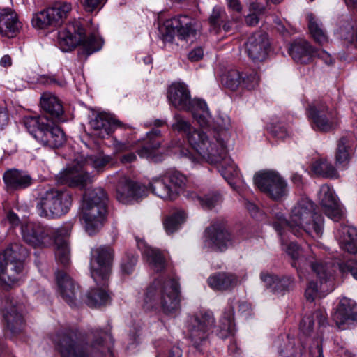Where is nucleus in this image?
<instances>
[{
	"mask_svg": "<svg viewBox=\"0 0 357 357\" xmlns=\"http://www.w3.org/2000/svg\"><path fill=\"white\" fill-rule=\"evenodd\" d=\"M214 130L195 132L189 136L191 147L202 158L211 162H218L225 153L226 143L229 138L231 126L229 117L225 114H219L214 118Z\"/></svg>",
	"mask_w": 357,
	"mask_h": 357,
	"instance_id": "obj_1",
	"label": "nucleus"
},
{
	"mask_svg": "<svg viewBox=\"0 0 357 357\" xmlns=\"http://www.w3.org/2000/svg\"><path fill=\"white\" fill-rule=\"evenodd\" d=\"M95 336L97 337L89 346L86 351L77 344L73 338L72 333L69 331L60 332L54 341L57 344L61 357H114L110 345H105L102 339L109 337L110 335L102 331H96Z\"/></svg>",
	"mask_w": 357,
	"mask_h": 357,
	"instance_id": "obj_2",
	"label": "nucleus"
},
{
	"mask_svg": "<svg viewBox=\"0 0 357 357\" xmlns=\"http://www.w3.org/2000/svg\"><path fill=\"white\" fill-rule=\"evenodd\" d=\"M58 43L63 52L71 50L78 45H82L83 51L86 56L98 51L102 46L101 38L95 34L88 36L79 20H73L60 31L58 34Z\"/></svg>",
	"mask_w": 357,
	"mask_h": 357,
	"instance_id": "obj_3",
	"label": "nucleus"
},
{
	"mask_svg": "<svg viewBox=\"0 0 357 357\" xmlns=\"http://www.w3.org/2000/svg\"><path fill=\"white\" fill-rule=\"evenodd\" d=\"M146 303L160 304L164 313L173 314L180 309V290L176 280H157L149 286L146 293Z\"/></svg>",
	"mask_w": 357,
	"mask_h": 357,
	"instance_id": "obj_4",
	"label": "nucleus"
},
{
	"mask_svg": "<svg viewBox=\"0 0 357 357\" xmlns=\"http://www.w3.org/2000/svg\"><path fill=\"white\" fill-rule=\"evenodd\" d=\"M108 155H100L89 157L84 166L75 165L67 167L56 176V181L62 185L70 187L85 188L93 181V176L88 172V167H91L98 172L103 171L105 167L110 162Z\"/></svg>",
	"mask_w": 357,
	"mask_h": 357,
	"instance_id": "obj_5",
	"label": "nucleus"
},
{
	"mask_svg": "<svg viewBox=\"0 0 357 357\" xmlns=\"http://www.w3.org/2000/svg\"><path fill=\"white\" fill-rule=\"evenodd\" d=\"M24 123L29 132L42 145L52 149L62 146L66 141L64 132L45 116H28Z\"/></svg>",
	"mask_w": 357,
	"mask_h": 357,
	"instance_id": "obj_6",
	"label": "nucleus"
},
{
	"mask_svg": "<svg viewBox=\"0 0 357 357\" xmlns=\"http://www.w3.org/2000/svg\"><path fill=\"white\" fill-rule=\"evenodd\" d=\"M72 201L69 190L51 188L40 195L36 207L40 216L55 218L68 212Z\"/></svg>",
	"mask_w": 357,
	"mask_h": 357,
	"instance_id": "obj_7",
	"label": "nucleus"
},
{
	"mask_svg": "<svg viewBox=\"0 0 357 357\" xmlns=\"http://www.w3.org/2000/svg\"><path fill=\"white\" fill-rule=\"evenodd\" d=\"M315 212L314 203L308 199H300L291 211L290 218L287 220L281 213L275 215L276 221L273 222V227L280 235H282V229L289 230L295 236L301 234V227L308 225L307 221ZM310 229V228H308Z\"/></svg>",
	"mask_w": 357,
	"mask_h": 357,
	"instance_id": "obj_8",
	"label": "nucleus"
},
{
	"mask_svg": "<svg viewBox=\"0 0 357 357\" xmlns=\"http://www.w3.org/2000/svg\"><path fill=\"white\" fill-rule=\"evenodd\" d=\"M114 250L109 245H100L91 250L90 271L98 285L105 286L112 274Z\"/></svg>",
	"mask_w": 357,
	"mask_h": 357,
	"instance_id": "obj_9",
	"label": "nucleus"
},
{
	"mask_svg": "<svg viewBox=\"0 0 357 357\" xmlns=\"http://www.w3.org/2000/svg\"><path fill=\"white\" fill-rule=\"evenodd\" d=\"M1 309L5 324V331L10 337L22 334L25 328L24 306L10 294H5L1 300Z\"/></svg>",
	"mask_w": 357,
	"mask_h": 357,
	"instance_id": "obj_10",
	"label": "nucleus"
},
{
	"mask_svg": "<svg viewBox=\"0 0 357 357\" xmlns=\"http://www.w3.org/2000/svg\"><path fill=\"white\" fill-rule=\"evenodd\" d=\"M159 31L165 42H172L176 34L181 40H188L195 36L197 23L190 16L180 15L166 20Z\"/></svg>",
	"mask_w": 357,
	"mask_h": 357,
	"instance_id": "obj_11",
	"label": "nucleus"
},
{
	"mask_svg": "<svg viewBox=\"0 0 357 357\" xmlns=\"http://www.w3.org/2000/svg\"><path fill=\"white\" fill-rule=\"evenodd\" d=\"M72 10V6L67 2H56L52 7L33 15L32 24L38 29L56 27L60 26Z\"/></svg>",
	"mask_w": 357,
	"mask_h": 357,
	"instance_id": "obj_12",
	"label": "nucleus"
},
{
	"mask_svg": "<svg viewBox=\"0 0 357 357\" xmlns=\"http://www.w3.org/2000/svg\"><path fill=\"white\" fill-rule=\"evenodd\" d=\"M255 184L272 199L278 201L287 195V184L276 172H259L254 177Z\"/></svg>",
	"mask_w": 357,
	"mask_h": 357,
	"instance_id": "obj_13",
	"label": "nucleus"
},
{
	"mask_svg": "<svg viewBox=\"0 0 357 357\" xmlns=\"http://www.w3.org/2000/svg\"><path fill=\"white\" fill-rule=\"evenodd\" d=\"M307 115L317 130L321 132L333 130L339 123L337 112L329 109L322 101H315L311 104L307 109Z\"/></svg>",
	"mask_w": 357,
	"mask_h": 357,
	"instance_id": "obj_14",
	"label": "nucleus"
},
{
	"mask_svg": "<svg viewBox=\"0 0 357 357\" xmlns=\"http://www.w3.org/2000/svg\"><path fill=\"white\" fill-rule=\"evenodd\" d=\"M22 236L24 242L33 248H45L54 239L55 229L38 222H27L22 225Z\"/></svg>",
	"mask_w": 357,
	"mask_h": 357,
	"instance_id": "obj_15",
	"label": "nucleus"
},
{
	"mask_svg": "<svg viewBox=\"0 0 357 357\" xmlns=\"http://www.w3.org/2000/svg\"><path fill=\"white\" fill-rule=\"evenodd\" d=\"M310 266L314 276L319 280V284L311 280L305 291L307 301L313 302L317 298L324 297L328 294L329 290L325 287V284L331 275V266L329 264L319 261L310 262Z\"/></svg>",
	"mask_w": 357,
	"mask_h": 357,
	"instance_id": "obj_16",
	"label": "nucleus"
},
{
	"mask_svg": "<svg viewBox=\"0 0 357 357\" xmlns=\"http://www.w3.org/2000/svg\"><path fill=\"white\" fill-rule=\"evenodd\" d=\"M214 323V317L211 312H200L190 317L188 336L195 347L198 348L207 340Z\"/></svg>",
	"mask_w": 357,
	"mask_h": 357,
	"instance_id": "obj_17",
	"label": "nucleus"
},
{
	"mask_svg": "<svg viewBox=\"0 0 357 357\" xmlns=\"http://www.w3.org/2000/svg\"><path fill=\"white\" fill-rule=\"evenodd\" d=\"M205 243L212 249L218 251L227 250L232 243V236L223 221L213 222L204 233Z\"/></svg>",
	"mask_w": 357,
	"mask_h": 357,
	"instance_id": "obj_18",
	"label": "nucleus"
},
{
	"mask_svg": "<svg viewBox=\"0 0 357 357\" xmlns=\"http://www.w3.org/2000/svg\"><path fill=\"white\" fill-rule=\"evenodd\" d=\"M149 188L128 178H121L116 186V199L123 204H130L147 196Z\"/></svg>",
	"mask_w": 357,
	"mask_h": 357,
	"instance_id": "obj_19",
	"label": "nucleus"
},
{
	"mask_svg": "<svg viewBox=\"0 0 357 357\" xmlns=\"http://www.w3.org/2000/svg\"><path fill=\"white\" fill-rule=\"evenodd\" d=\"M269 47L268 36L262 30H258L253 33L245 43V52L248 57L255 62L265 60Z\"/></svg>",
	"mask_w": 357,
	"mask_h": 357,
	"instance_id": "obj_20",
	"label": "nucleus"
},
{
	"mask_svg": "<svg viewBox=\"0 0 357 357\" xmlns=\"http://www.w3.org/2000/svg\"><path fill=\"white\" fill-rule=\"evenodd\" d=\"M106 211L105 205L82 204V219L89 235H93L102 226Z\"/></svg>",
	"mask_w": 357,
	"mask_h": 357,
	"instance_id": "obj_21",
	"label": "nucleus"
},
{
	"mask_svg": "<svg viewBox=\"0 0 357 357\" xmlns=\"http://www.w3.org/2000/svg\"><path fill=\"white\" fill-rule=\"evenodd\" d=\"M319 200L324 213L330 218L338 221L343 215L341 206L335 196L333 190L328 185L321 186Z\"/></svg>",
	"mask_w": 357,
	"mask_h": 357,
	"instance_id": "obj_22",
	"label": "nucleus"
},
{
	"mask_svg": "<svg viewBox=\"0 0 357 357\" xmlns=\"http://www.w3.org/2000/svg\"><path fill=\"white\" fill-rule=\"evenodd\" d=\"M59 291L63 299L70 306L76 305L80 297L79 287L63 271L55 273Z\"/></svg>",
	"mask_w": 357,
	"mask_h": 357,
	"instance_id": "obj_23",
	"label": "nucleus"
},
{
	"mask_svg": "<svg viewBox=\"0 0 357 357\" xmlns=\"http://www.w3.org/2000/svg\"><path fill=\"white\" fill-rule=\"evenodd\" d=\"M162 143L160 130L153 129L147 133L146 138L142 142L141 147L137 153L141 158L158 161L160 155L158 154L159 149Z\"/></svg>",
	"mask_w": 357,
	"mask_h": 357,
	"instance_id": "obj_24",
	"label": "nucleus"
},
{
	"mask_svg": "<svg viewBox=\"0 0 357 357\" xmlns=\"http://www.w3.org/2000/svg\"><path fill=\"white\" fill-rule=\"evenodd\" d=\"M167 99L172 106L178 110L189 111L192 98L187 86L183 83L172 84L167 91Z\"/></svg>",
	"mask_w": 357,
	"mask_h": 357,
	"instance_id": "obj_25",
	"label": "nucleus"
},
{
	"mask_svg": "<svg viewBox=\"0 0 357 357\" xmlns=\"http://www.w3.org/2000/svg\"><path fill=\"white\" fill-rule=\"evenodd\" d=\"M24 264L12 263L0 259V283L2 288L8 290L19 282Z\"/></svg>",
	"mask_w": 357,
	"mask_h": 357,
	"instance_id": "obj_26",
	"label": "nucleus"
},
{
	"mask_svg": "<svg viewBox=\"0 0 357 357\" xmlns=\"http://www.w3.org/2000/svg\"><path fill=\"white\" fill-rule=\"evenodd\" d=\"M22 28L17 13L10 8L0 9V33L8 38L16 36Z\"/></svg>",
	"mask_w": 357,
	"mask_h": 357,
	"instance_id": "obj_27",
	"label": "nucleus"
},
{
	"mask_svg": "<svg viewBox=\"0 0 357 357\" xmlns=\"http://www.w3.org/2000/svg\"><path fill=\"white\" fill-rule=\"evenodd\" d=\"M261 280L273 294L283 295L293 287L294 278L289 275L278 276L267 272H262Z\"/></svg>",
	"mask_w": 357,
	"mask_h": 357,
	"instance_id": "obj_28",
	"label": "nucleus"
},
{
	"mask_svg": "<svg viewBox=\"0 0 357 357\" xmlns=\"http://www.w3.org/2000/svg\"><path fill=\"white\" fill-rule=\"evenodd\" d=\"M333 320L340 329H344V324L357 320V307L354 302L346 298H342L333 315Z\"/></svg>",
	"mask_w": 357,
	"mask_h": 357,
	"instance_id": "obj_29",
	"label": "nucleus"
},
{
	"mask_svg": "<svg viewBox=\"0 0 357 357\" xmlns=\"http://www.w3.org/2000/svg\"><path fill=\"white\" fill-rule=\"evenodd\" d=\"M289 54L297 63H307L317 55L316 49L307 40H295L289 47Z\"/></svg>",
	"mask_w": 357,
	"mask_h": 357,
	"instance_id": "obj_30",
	"label": "nucleus"
},
{
	"mask_svg": "<svg viewBox=\"0 0 357 357\" xmlns=\"http://www.w3.org/2000/svg\"><path fill=\"white\" fill-rule=\"evenodd\" d=\"M3 178L8 190L24 189L31 185L32 183V178L29 174L17 169L6 171Z\"/></svg>",
	"mask_w": 357,
	"mask_h": 357,
	"instance_id": "obj_31",
	"label": "nucleus"
},
{
	"mask_svg": "<svg viewBox=\"0 0 357 357\" xmlns=\"http://www.w3.org/2000/svg\"><path fill=\"white\" fill-rule=\"evenodd\" d=\"M40 105L52 119H60L64 113L61 101L50 92H44L41 95Z\"/></svg>",
	"mask_w": 357,
	"mask_h": 357,
	"instance_id": "obj_32",
	"label": "nucleus"
},
{
	"mask_svg": "<svg viewBox=\"0 0 357 357\" xmlns=\"http://www.w3.org/2000/svg\"><path fill=\"white\" fill-rule=\"evenodd\" d=\"M317 322L319 328L328 325V318L324 310L318 309L311 314H306L300 323V330L305 335H310L313 331L314 322Z\"/></svg>",
	"mask_w": 357,
	"mask_h": 357,
	"instance_id": "obj_33",
	"label": "nucleus"
},
{
	"mask_svg": "<svg viewBox=\"0 0 357 357\" xmlns=\"http://www.w3.org/2000/svg\"><path fill=\"white\" fill-rule=\"evenodd\" d=\"M238 277L231 273H215L208 278V285L215 290L225 291L238 284Z\"/></svg>",
	"mask_w": 357,
	"mask_h": 357,
	"instance_id": "obj_34",
	"label": "nucleus"
},
{
	"mask_svg": "<svg viewBox=\"0 0 357 357\" xmlns=\"http://www.w3.org/2000/svg\"><path fill=\"white\" fill-rule=\"evenodd\" d=\"M89 124L94 135L104 139L113 132L116 122L112 121L107 114L100 113L90 121Z\"/></svg>",
	"mask_w": 357,
	"mask_h": 357,
	"instance_id": "obj_35",
	"label": "nucleus"
},
{
	"mask_svg": "<svg viewBox=\"0 0 357 357\" xmlns=\"http://www.w3.org/2000/svg\"><path fill=\"white\" fill-rule=\"evenodd\" d=\"M339 241L341 248L351 254L357 253V229L342 226L339 230Z\"/></svg>",
	"mask_w": 357,
	"mask_h": 357,
	"instance_id": "obj_36",
	"label": "nucleus"
},
{
	"mask_svg": "<svg viewBox=\"0 0 357 357\" xmlns=\"http://www.w3.org/2000/svg\"><path fill=\"white\" fill-rule=\"evenodd\" d=\"M27 256L28 251L25 247L19 243H13L0 253V259L12 263L24 264Z\"/></svg>",
	"mask_w": 357,
	"mask_h": 357,
	"instance_id": "obj_37",
	"label": "nucleus"
},
{
	"mask_svg": "<svg viewBox=\"0 0 357 357\" xmlns=\"http://www.w3.org/2000/svg\"><path fill=\"white\" fill-rule=\"evenodd\" d=\"M149 188L155 195L163 199H176L164 174L153 178L149 182Z\"/></svg>",
	"mask_w": 357,
	"mask_h": 357,
	"instance_id": "obj_38",
	"label": "nucleus"
},
{
	"mask_svg": "<svg viewBox=\"0 0 357 357\" xmlns=\"http://www.w3.org/2000/svg\"><path fill=\"white\" fill-rule=\"evenodd\" d=\"M144 246V249L142 252L151 268L157 272L162 271L166 266V260L161 251L145 245Z\"/></svg>",
	"mask_w": 357,
	"mask_h": 357,
	"instance_id": "obj_39",
	"label": "nucleus"
},
{
	"mask_svg": "<svg viewBox=\"0 0 357 357\" xmlns=\"http://www.w3.org/2000/svg\"><path fill=\"white\" fill-rule=\"evenodd\" d=\"M314 174L326 178H335L338 173L335 167L326 159H319L314 161L311 166Z\"/></svg>",
	"mask_w": 357,
	"mask_h": 357,
	"instance_id": "obj_40",
	"label": "nucleus"
},
{
	"mask_svg": "<svg viewBox=\"0 0 357 357\" xmlns=\"http://www.w3.org/2000/svg\"><path fill=\"white\" fill-rule=\"evenodd\" d=\"M283 1L284 0H255L252 2L250 5V9L253 10L255 13L247 15L245 17L246 24L250 26L257 25L259 22V17H257V13H263L266 10V6L269 3L278 4Z\"/></svg>",
	"mask_w": 357,
	"mask_h": 357,
	"instance_id": "obj_41",
	"label": "nucleus"
},
{
	"mask_svg": "<svg viewBox=\"0 0 357 357\" xmlns=\"http://www.w3.org/2000/svg\"><path fill=\"white\" fill-rule=\"evenodd\" d=\"M278 351L283 357H296L301 354V349L296 347L295 340L289 335L282 337L278 342Z\"/></svg>",
	"mask_w": 357,
	"mask_h": 357,
	"instance_id": "obj_42",
	"label": "nucleus"
},
{
	"mask_svg": "<svg viewBox=\"0 0 357 357\" xmlns=\"http://www.w3.org/2000/svg\"><path fill=\"white\" fill-rule=\"evenodd\" d=\"M164 175L176 199L180 192L185 186L187 182L186 177L181 172L174 170L167 172Z\"/></svg>",
	"mask_w": 357,
	"mask_h": 357,
	"instance_id": "obj_43",
	"label": "nucleus"
},
{
	"mask_svg": "<svg viewBox=\"0 0 357 357\" xmlns=\"http://www.w3.org/2000/svg\"><path fill=\"white\" fill-rule=\"evenodd\" d=\"M308 28L314 41L323 45L328 41V37L323 29L322 24L312 14L307 15Z\"/></svg>",
	"mask_w": 357,
	"mask_h": 357,
	"instance_id": "obj_44",
	"label": "nucleus"
},
{
	"mask_svg": "<svg viewBox=\"0 0 357 357\" xmlns=\"http://www.w3.org/2000/svg\"><path fill=\"white\" fill-rule=\"evenodd\" d=\"M307 224L308 225L310 229H308V227L303 225L301 227V231H304L313 238H319L322 236L324 227V221L321 215L314 212L310 220L307 221Z\"/></svg>",
	"mask_w": 357,
	"mask_h": 357,
	"instance_id": "obj_45",
	"label": "nucleus"
},
{
	"mask_svg": "<svg viewBox=\"0 0 357 357\" xmlns=\"http://www.w3.org/2000/svg\"><path fill=\"white\" fill-rule=\"evenodd\" d=\"M350 142L347 137H342L337 142L335 152V163L337 166L345 167L350 159Z\"/></svg>",
	"mask_w": 357,
	"mask_h": 357,
	"instance_id": "obj_46",
	"label": "nucleus"
},
{
	"mask_svg": "<svg viewBox=\"0 0 357 357\" xmlns=\"http://www.w3.org/2000/svg\"><path fill=\"white\" fill-rule=\"evenodd\" d=\"M212 164H218V169L222 176L225 179H229L232 177L237 176L238 174V169L234 165V162L227 155V149H225V153L224 157L218 162H211L207 160Z\"/></svg>",
	"mask_w": 357,
	"mask_h": 357,
	"instance_id": "obj_47",
	"label": "nucleus"
},
{
	"mask_svg": "<svg viewBox=\"0 0 357 357\" xmlns=\"http://www.w3.org/2000/svg\"><path fill=\"white\" fill-rule=\"evenodd\" d=\"M107 195L101 188L86 190L83 196L82 204L107 206Z\"/></svg>",
	"mask_w": 357,
	"mask_h": 357,
	"instance_id": "obj_48",
	"label": "nucleus"
},
{
	"mask_svg": "<svg viewBox=\"0 0 357 357\" xmlns=\"http://www.w3.org/2000/svg\"><path fill=\"white\" fill-rule=\"evenodd\" d=\"M188 197L195 202H197L203 208L211 209L221 201L220 194L218 191H214L204 197L197 195L195 192L188 193Z\"/></svg>",
	"mask_w": 357,
	"mask_h": 357,
	"instance_id": "obj_49",
	"label": "nucleus"
},
{
	"mask_svg": "<svg viewBox=\"0 0 357 357\" xmlns=\"http://www.w3.org/2000/svg\"><path fill=\"white\" fill-rule=\"evenodd\" d=\"M109 300L108 292L102 289H91L87 294L86 303L89 307H100L105 305Z\"/></svg>",
	"mask_w": 357,
	"mask_h": 357,
	"instance_id": "obj_50",
	"label": "nucleus"
},
{
	"mask_svg": "<svg viewBox=\"0 0 357 357\" xmlns=\"http://www.w3.org/2000/svg\"><path fill=\"white\" fill-rule=\"evenodd\" d=\"M185 218V213L183 211H177L167 216L163 221L166 231L169 234L174 233L183 223Z\"/></svg>",
	"mask_w": 357,
	"mask_h": 357,
	"instance_id": "obj_51",
	"label": "nucleus"
},
{
	"mask_svg": "<svg viewBox=\"0 0 357 357\" xmlns=\"http://www.w3.org/2000/svg\"><path fill=\"white\" fill-rule=\"evenodd\" d=\"M234 309L230 307L228 312H225L223 318L218 326L219 331L218 335L220 338H226L229 336L233 331Z\"/></svg>",
	"mask_w": 357,
	"mask_h": 357,
	"instance_id": "obj_52",
	"label": "nucleus"
},
{
	"mask_svg": "<svg viewBox=\"0 0 357 357\" xmlns=\"http://www.w3.org/2000/svg\"><path fill=\"white\" fill-rule=\"evenodd\" d=\"M55 244L56 246L55 250V257L56 261L63 266L70 262V249L68 243L59 238H55Z\"/></svg>",
	"mask_w": 357,
	"mask_h": 357,
	"instance_id": "obj_53",
	"label": "nucleus"
},
{
	"mask_svg": "<svg viewBox=\"0 0 357 357\" xmlns=\"http://www.w3.org/2000/svg\"><path fill=\"white\" fill-rule=\"evenodd\" d=\"M227 20V15L225 11L221 8H214L212 13L209 17L208 21L211 24V29L218 33L220 30L221 24Z\"/></svg>",
	"mask_w": 357,
	"mask_h": 357,
	"instance_id": "obj_54",
	"label": "nucleus"
},
{
	"mask_svg": "<svg viewBox=\"0 0 357 357\" xmlns=\"http://www.w3.org/2000/svg\"><path fill=\"white\" fill-rule=\"evenodd\" d=\"M174 122L172 124V128L178 132H182L187 134L188 141L189 136L195 132H202L201 130H193L190 123L186 121L181 115L176 114L174 116Z\"/></svg>",
	"mask_w": 357,
	"mask_h": 357,
	"instance_id": "obj_55",
	"label": "nucleus"
},
{
	"mask_svg": "<svg viewBox=\"0 0 357 357\" xmlns=\"http://www.w3.org/2000/svg\"><path fill=\"white\" fill-rule=\"evenodd\" d=\"M242 77L237 70H230L223 79L225 86L231 91H236L241 84Z\"/></svg>",
	"mask_w": 357,
	"mask_h": 357,
	"instance_id": "obj_56",
	"label": "nucleus"
},
{
	"mask_svg": "<svg viewBox=\"0 0 357 357\" xmlns=\"http://www.w3.org/2000/svg\"><path fill=\"white\" fill-rule=\"evenodd\" d=\"M137 261V258L136 256L134 255H127L121 264L122 273L127 275L130 274L133 271Z\"/></svg>",
	"mask_w": 357,
	"mask_h": 357,
	"instance_id": "obj_57",
	"label": "nucleus"
},
{
	"mask_svg": "<svg viewBox=\"0 0 357 357\" xmlns=\"http://www.w3.org/2000/svg\"><path fill=\"white\" fill-rule=\"evenodd\" d=\"M287 253L294 259L292 266L297 268V262L302 259L303 250L300 246L294 243H291L287 248ZM300 265V263H298Z\"/></svg>",
	"mask_w": 357,
	"mask_h": 357,
	"instance_id": "obj_58",
	"label": "nucleus"
},
{
	"mask_svg": "<svg viewBox=\"0 0 357 357\" xmlns=\"http://www.w3.org/2000/svg\"><path fill=\"white\" fill-rule=\"evenodd\" d=\"M258 83L259 77L255 73L243 77L241 81V85L248 90L254 89L258 85Z\"/></svg>",
	"mask_w": 357,
	"mask_h": 357,
	"instance_id": "obj_59",
	"label": "nucleus"
},
{
	"mask_svg": "<svg viewBox=\"0 0 357 357\" xmlns=\"http://www.w3.org/2000/svg\"><path fill=\"white\" fill-rule=\"evenodd\" d=\"M113 146L116 152H123L132 149L134 146L128 140L122 142L114 137Z\"/></svg>",
	"mask_w": 357,
	"mask_h": 357,
	"instance_id": "obj_60",
	"label": "nucleus"
},
{
	"mask_svg": "<svg viewBox=\"0 0 357 357\" xmlns=\"http://www.w3.org/2000/svg\"><path fill=\"white\" fill-rule=\"evenodd\" d=\"M192 115L194 119L202 127L208 126L211 120V115L209 112L201 113L196 110L193 111Z\"/></svg>",
	"mask_w": 357,
	"mask_h": 357,
	"instance_id": "obj_61",
	"label": "nucleus"
},
{
	"mask_svg": "<svg viewBox=\"0 0 357 357\" xmlns=\"http://www.w3.org/2000/svg\"><path fill=\"white\" fill-rule=\"evenodd\" d=\"M105 0H80L81 4L86 12H93L102 6Z\"/></svg>",
	"mask_w": 357,
	"mask_h": 357,
	"instance_id": "obj_62",
	"label": "nucleus"
},
{
	"mask_svg": "<svg viewBox=\"0 0 357 357\" xmlns=\"http://www.w3.org/2000/svg\"><path fill=\"white\" fill-rule=\"evenodd\" d=\"M342 36L348 43H354L357 45V27L356 29L353 27H349L348 31H342Z\"/></svg>",
	"mask_w": 357,
	"mask_h": 357,
	"instance_id": "obj_63",
	"label": "nucleus"
},
{
	"mask_svg": "<svg viewBox=\"0 0 357 357\" xmlns=\"http://www.w3.org/2000/svg\"><path fill=\"white\" fill-rule=\"evenodd\" d=\"M310 357H323L322 344L319 339L313 341V344L310 347Z\"/></svg>",
	"mask_w": 357,
	"mask_h": 357,
	"instance_id": "obj_64",
	"label": "nucleus"
}]
</instances>
